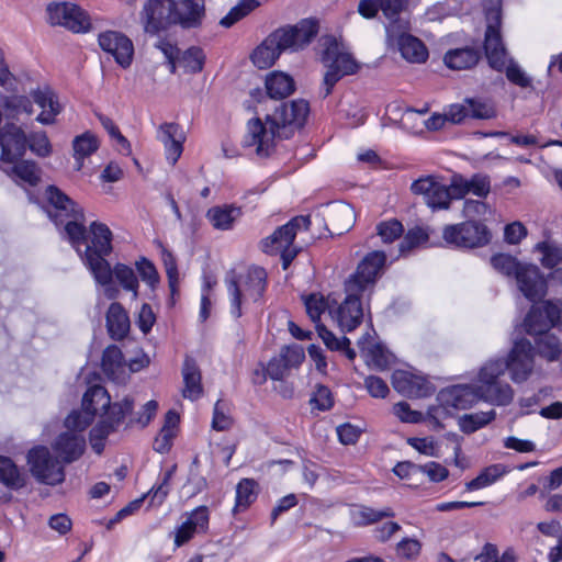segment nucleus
Returning <instances> with one entry per match:
<instances>
[{
	"instance_id": "41",
	"label": "nucleus",
	"mask_w": 562,
	"mask_h": 562,
	"mask_svg": "<svg viewBox=\"0 0 562 562\" xmlns=\"http://www.w3.org/2000/svg\"><path fill=\"white\" fill-rule=\"evenodd\" d=\"M0 482L5 486L19 490L25 485V475L21 473L13 461L0 456Z\"/></svg>"
},
{
	"instance_id": "43",
	"label": "nucleus",
	"mask_w": 562,
	"mask_h": 562,
	"mask_svg": "<svg viewBox=\"0 0 562 562\" xmlns=\"http://www.w3.org/2000/svg\"><path fill=\"white\" fill-rule=\"evenodd\" d=\"M496 416L494 409L488 412H479L473 414H465L459 419V427L464 434H472L480 428L490 424Z\"/></svg>"
},
{
	"instance_id": "53",
	"label": "nucleus",
	"mask_w": 562,
	"mask_h": 562,
	"mask_svg": "<svg viewBox=\"0 0 562 562\" xmlns=\"http://www.w3.org/2000/svg\"><path fill=\"white\" fill-rule=\"evenodd\" d=\"M234 424L229 405L218 400L213 408L212 428L217 431L228 430Z\"/></svg>"
},
{
	"instance_id": "32",
	"label": "nucleus",
	"mask_w": 562,
	"mask_h": 562,
	"mask_svg": "<svg viewBox=\"0 0 562 562\" xmlns=\"http://www.w3.org/2000/svg\"><path fill=\"white\" fill-rule=\"evenodd\" d=\"M358 347L371 368L384 370L390 366L392 355L382 345L372 342L369 334L358 340Z\"/></svg>"
},
{
	"instance_id": "47",
	"label": "nucleus",
	"mask_w": 562,
	"mask_h": 562,
	"mask_svg": "<svg viewBox=\"0 0 562 562\" xmlns=\"http://www.w3.org/2000/svg\"><path fill=\"white\" fill-rule=\"evenodd\" d=\"M258 7V0H239L238 3L234 5L228 11V13L221 19L220 25L228 29L241 19H244Z\"/></svg>"
},
{
	"instance_id": "44",
	"label": "nucleus",
	"mask_w": 562,
	"mask_h": 562,
	"mask_svg": "<svg viewBox=\"0 0 562 562\" xmlns=\"http://www.w3.org/2000/svg\"><path fill=\"white\" fill-rule=\"evenodd\" d=\"M535 250L541 254L540 262L547 269H553L562 262V247L553 241H540Z\"/></svg>"
},
{
	"instance_id": "7",
	"label": "nucleus",
	"mask_w": 562,
	"mask_h": 562,
	"mask_svg": "<svg viewBox=\"0 0 562 562\" xmlns=\"http://www.w3.org/2000/svg\"><path fill=\"white\" fill-rule=\"evenodd\" d=\"M310 224L308 216L293 217L260 241L261 250L267 255H280L283 269H288L297 255L293 246L294 238L300 229L307 231Z\"/></svg>"
},
{
	"instance_id": "54",
	"label": "nucleus",
	"mask_w": 562,
	"mask_h": 562,
	"mask_svg": "<svg viewBox=\"0 0 562 562\" xmlns=\"http://www.w3.org/2000/svg\"><path fill=\"white\" fill-rule=\"evenodd\" d=\"M93 412L85 409L71 412L65 419V426L70 432L81 434L94 419Z\"/></svg>"
},
{
	"instance_id": "6",
	"label": "nucleus",
	"mask_w": 562,
	"mask_h": 562,
	"mask_svg": "<svg viewBox=\"0 0 562 562\" xmlns=\"http://www.w3.org/2000/svg\"><path fill=\"white\" fill-rule=\"evenodd\" d=\"M321 59L327 68L321 88L323 98H327L331 93L335 85L341 78L353 75L359 69L355 58L349 53L344 52L334 37L325 40Z\"/></svg>"
},
{
	"instance_id": "20",
	"label": "nucleus",
	"mask_w": 562,
	"mask_h": 562,
	"mask_svg": "<svg viewBox=\"0 0 562 562\" xmlns=\"http://www.w3.org/2000/svg\"><path fill=\"white\" fill-rule=\"evenodd\" d=\"M99 45L123 68L131 66L134 56V45L124 34L115 31H106L99 35Z\"/></svg>"
},
{
	"instance_id": "34",
	"label": "nucleus",
	"mask_w": 562,
	"mask_h": 562,
	"mask_svg": "<svg viewBox=\"0 0 562 562\" xmlns=\"http://www.w3.org/2000/svg\"><path fill=\"white\" fill-rule=\"evenodd\" d=\"M480 60V52L474 47H462L448 50L443 56L445 65L452 70H464L474 67Z\"/></svg>"
},
{
	"instance_id": "16",
	"label": "nucleus",
	"mask_w": 562,
	"mask_h": 562,
	"mask_svg": "<svg viewBox=\"0 0 562 562\" xmlns=\"http://www.w3.org/2000/svg\"><path fill=\"white\" fill-rule=\"evenodd\" d=\"M319 30L316 19L300 20L294 25H285L274 31L284 50L299 52L304 49L315 38Z\"/></svg>"
},
{
	"instance_id": "51",
	"label": "nucleus",
	"mask_w": 562,
	"mask_h": 562,
	"mask_svg": "<svg viewBox=\"0 0 562 562\" xmlns=\"http://www.w3.org/2000/svg\"><path fill=\"white\" fill-rule=\"evenodd\" d=\"M503 71L510 83L522 89L532 88V78L514 59H507Z\"/></svg>"
},
{
	"instance_id": "28",
	"label": "nucleus",
	"mask_w": 562,
	"mask_h": 562,
	"mask_svg": "<svg viewBox=\"0 0 562 562\" xmlns=\"http://www.w3.org/2000/svg\"><path fill=\"white\" fill-rule=\"evenodd\" d=\"M101 367L104 374L115 383L123 384L130 376L123 353L115 345L106 347L103 351Z\"/></svg>"
},
{
	"instance_id": "42",
	"label": "nucleus",
	"mask_w": 562,
	"mask_h": 562,
	"mask_svg": "<svg viewBox=\"0 0 562 562\" xmlns=\"http://www.w3.org/2000/svg\"><path fill=\"white\" fill-rule=\"evenodd\" d=\"M176 465H172L170 469L164 472V474L159 477L157 484H155L149 492L143 496L149 497L150 506H160L166 501L169 492H170V481L175 474Z\"/></svg>"
},
{
	"instance_id": "35",
	"label": "nucleus",
	"mask_w": 562,
	"mask_h": 562,
	"mask_svg": "<svg viewBox=\"0 0 562 562\" xmlns=\"http://www.w3.org/2000/svg\"><path fill=\"white\" fill-rule=\"evenodd\" d=\"M508 472L509 469L502 463L491 464L482 469L473 480L467 482L464 488L468 492L486 488L499 481Z\"/></svg>"
},
{
	"instance_id": "33",
	"label": "nucleus",
	"mask_w": 562,
	"mask_h": 562,
	"mask_svg": "<svg viewBox=\"0 0 562 562\" xmlns=\"http://www.w3.org/2000/svg\"><path fill=\"white\" fill-rule=\"evenodd\" d=\"M106 327L110 336L115 340L123 339L130 330V318L123 306L114 302L106 313Z\"/></svg>"
},
{
	"instance_id": "46",
	"label": "nucleus",
	"mask_w": 562,
	"mask_h": 562,
	"mask_svg": "<svg viewBox=\"0 0 562 562\" xmlns=\"http://www.w3.org/2000/svg\"><path fill=\"white\" fill-rule=\"evenodd\" d=\"M256 482L251 479H243L236 486V501L234 512H243L252 504L257 497L255 493Z\"/></svg>"
},
{
	"instance_id": "15",
	"label": "nucleus",
	"mask_w": 562,
	"mask_h": 562,
	"mask_svg": "<svg viewBox=\"0 0 562 562\" xmlns=\"http://www.w3.org/2000/svg\"><path fill=\"white\" fill-rule=\"evenodd\" d=\"M47 19L52 25H60L74 33H86L91 27L88 13L70 2H55L47 5Z\"/></svg>"
},
{
	"instance_id": "3",
	"label": "nucleus",
	"mask_w": 562,
	"mask_h": 562,
	"mask_svg": "<svg viewBox=\"0 0 562 562\" xmlns=\"http://www.w3.org/2000/svg\"><path fill=\"white\" fill-rule=\"evenodd\" d=\"M502 364H484L479 372V384H458L439 393V401L446 407L468 409L483 400L493 405H508L514 391L508 383L497 381Z\"/></svg>"
},
{
	"instance_id": "57",
	"label": "nucleus",
	"mask_w": 562,
	"mask_h": 562,
	"mask_svg": "<svg viewBox=\"0 0 562 562\" xmlns=\"http://www.w3.org/2000/svg\"><path fill=\"white\" fill-rule=\"evenodd\" d=\"M158 409V403L154 400L148 401L140 411L130 418L126 427L138 426L145 428L155 417Z\"/></svg>"
},
{
	"instance_id": "63",
	"label": "nucleus",
	"mask_w": 562,
	"mask_h": 562,
	"mask_svg": "<svg viewBox=\"0 0 562 562\" xmlns=\"http://www.w3.org/2000/svg\"><path fill=\"white\" fill-rule=\"evenodd\" d=\"M403 225L396 220L383 222L378 225V234L384 243H392L403 233Z\"/></svg>"
},
{
	"instance_id": "5",
	"label": "nucleus",
	"mask_w": 562,
	"mask_h": 562,
	"mask_svg": "<svg viewBox=\"0 0 562 562\" xmlns=\"http://www.w3.org/2000/svg\"><path fill=\"white\" fill-rule=\"evenodd\" d=\"M231 302V314L235 318L243 315V305L258 303L267 288V272L260 267H249L245 273L233 274L226 280Z\"/></svg>"
},
{
	"instance_id": "9",
	"label": "nucleus",
	"mask_w": 562,
	"mask_h": 562,
	"mask_svg": "<svg viewBox=\"0 0 562 562\" xmlns=\"http://www.w3.org/2000/svg\"><path fill=\"white\" fill-rule=\"evenodd\" d=\"M533 347L531 342L525 338L516 340L505 359H492L485 364H502V371L497 374V380L506 370L510 373V379L515 383L525 382L533 370Z\"/></svg>"
},
{
	"instance_id": "49",
	"label": "nucleus",
	"mask_w": 562,
	"mask_h": 562,
	"mask_svg": "<svg viewBox=\"0 0 562 562\" xmlns=\"http://www.w3.org/2000/svg\"><path fill=\"white\" fill-rule=\"evenodd\" d=\"M113 276L124 290L133 293V299L136 300L138 296V280L134 270L124 263H116L114 268H112V277Z\"/></svg>"
},
{
	"instance_id": "10",
	"label": "nucleus",
	"mask_w": 562,
	"mask_h": 562,
	"mask_svg": "<svg viewBox=\"0 0 562 562\" xmlns=\"http://www.w3.org/2000/svg\"><path fill=\"white\" fill-rule=\"evenodd\" d=\"M134 400L126 396L121 402L114 403L111 412L102 416L100 422L90 431V443L97 454L104 450V441L109 435L119 430L123 425L125 417L133 412Z\"/></svg>"
},
{
	"instance_id": "62",
	"label": "nucleus",
	"mask_w": 562,
	"mask_h": 562,
	"mask_svg": "<svg viewBox=\"0 0 562 562\" xmlns=\"http://www.w3.org/2000/svg\"><path fill=\"white\" fill-rule=\"evenodd\" d=\"M393 413L403 423L418 424L424 420L423 413L412 409L406 402L396 403Z\"/></svg>"
},
{
	"instance_id": "12",
	"label": "nucleus",
	"mask_w": 562,
	"mask_h": 562,
	"mask_svg": "<svg viewBox=\"0 0 562 562\" xmlns=\"http://www.w3.org/2000/svg\"><path fill=\"white\" fill-rule=\"evenodd\" d=\"M27 463L32 475L41 483L57 485L65 480L64 463L60 459H54L49 449L37 446L27 453Z\"/></svg>"
},
{
	"instance_id": "30",
	"label": "nucleus",
	"mask_w": 562,
	"mask_h": 562,
	"mask_svg": "<svg viewBox=\"0 0 562 562\" xmlns=\"http://www.w3.org/2000/svg\"><path fill=\"white\" fill-rule=\"evenodd\" d=\"M285 52L274 31L252 52L251 61L259 69H267L274 65L280 55Z\"/></svg>"
},
{
	"instance_id": "50",
	"label": "nucleus",
	"mask_w": 562,
	"mask_h": 562,
	"mask_svg": "<svg viewBox=\"0 0 562 562\" xmlns=\"http://www.w3.org/2000/svg\"><path fill=\"white\" fill-rule=\"evenodd\" d=\"M465 103L469 106V115L472 119L490 120L496 116L495 105L491 100L468 98Z\"/></svg>"
},
{
	"instance_id": "37",
	"label": "nucleus",
	"mask_w": 562,
	"mask_h": 562,
	"mask_svg": "<svg viewBox=\"0 0 562 562\" xmlns=\"http://www.w3.org/2000/svg\"><path fill=\"white\" fill-rule=\"evenodd\" d=\"M100 146L99 138L91 132H85L72 140L74 158L76 160V170H81L85 158L94 154Z\"/></svg>"
},
{
	"instance_id": "2",
	"label": "nucleus",
	"mask_w": 562,
	"mask_h": 562,
	"mask_svg": "<svg viewBox=\"0 0 562 562\" xmlns=\"http://www.w3.org/2000/svg\"><path fill=\"white\" fill-rule=\"evenodd\" d=\"M310 106L304 100H294L282 103L272 114L266 116L263 123L260 119L248 122L246 145L256 147L259 157H268L274 148V139L289 138L294 130L305 123Z\"/></svg>"
},
{
	"instance_id": "11",
	"label": "nucleus",
	"mask_w": 562,
	"mask_h": 562,
	"mask_svg": "<svg viewBox=\"0 0 562 562\" xmlns=\"http://www.w3.org/2000/svg\"><path fill=\"white\" fill-rule=\"evenodd\" d=\"M406 21H392L385 26L386 41L391 46H396L402 57L409 63H425L428 50L425 44L417 37L408 34Z\"/></svg>"
},
{
	"instance_id": "25",
	"label": "nucleus",
	"mask_w": 562,
	"mask_h": 562,
	"mask_svg": "<svg viewBox=\"0 0 562 562\" xmlns=\"http://www.w3.org/2000/svg\"><path fill=\"white\" fill-rule=\"evenodd\" d=\"M52 450L64 464L72 463L83 454L86 439L82 434L65 431L54 440Z\"/></svg>"
},
{
	"instance_id": "40",
	"label": "nucleus",
	"mask_w": 562,
	"mask_h": 562,
	"mask_svg": "<svg viewBox=\"0 0 562 562\" xmlns=\"http://www.w3.org/2000/svg\"><path fill=\"white\" fill-rule=\"evenodd\" d=\"M1 105L5 116L12 120L21 114L31 115L34 112L31 98L24 94L2 95Z\"/></svg>"
},
{
	"instance_id": "26",
	"label": "nucleus",
	"mask_w": 562,
	"mask_h": 562,
	"mask_svg": "<svg viewBox=\"0 0 562 562\" xmlns=\"http://www.w3.org/2000/svg\"><path fill=\"white\" fill-rule=\"evenodd\" d=\"M157 139L165 147L166 159L172 166L176 165L183 151L186 134L177 123H162L157 131Z\"/></svg>"
},
{
	"instance_id": "58",
	"label": "nucleus",
	"mask_w": 562,
	"mask_h": 562,
	"mask_svg": "<svg viewBox=\"0 0 562 562\" xmlns=\"http://www.w3.org/2000/svg\"><path fill=\"white\" fill-rule=\"evenodd\" d=\"M316 330L319 338L323 340L325 346L333 351H340L347 346H350V340L346 336L338 338L334 333L328 330L323 324L316 325Z\"/></svg>"
},
{
	"instance_id": "19",
	"label": "nucleus",
	"mask_w": 562,
	"mask_h": 562,
	"mask_svg": "<svg viewBox=\"0 0 562 562\" xmlns=\"http://www.w3.org/2000/svg\"><path fill=\"white\" fill-rule=\"evenodd\" d=\"M411 190L414 194L422 195L425 203L432 211L449 209L448 188L432 176L415 180L411 186Z\"/></svg>"
},
{
	"instance_id": "61",
	"label": "nucleus",
	"mask_w": 562,
	"mask_h": 562,
	"mask_svg": "<svg viewBox=\"0 0 562 562\" xmlns=\"http://www.w3.org/2000/svg\"><path fill=\"white\" fill-rule=\"evenodd\" d=\"M428 240L427 232L422 227H415L407 232L404 239L400 245L401 252L411 250L419 245L425 244Z\"/></svg>"
},
{
	"instance_id": "13",
	"label": "nucleus",
	"mask_w": 562,
	"mask_h": 562,
	"mask_svg": "<svg viewBox=\"0 0 562 562\" xmlns=\"http://www.w3.org/2000/svg\"><path fill=\"white\" fill-rule=\"evenodd\" d=\"M487 26L485 31L484 50L488 65L503 71L508 54L501 34L502 12L499 8H492L486 11Z\"/></svg>"
},
{
	"instance_id": "60",
	"label": "nucleus",
	"mask_w": 562,
	"mask_h": 562,
	"mask_svg": "<svg viewBox=\"0 0 562 562\" xmlns=\"http://www.w3.org/2000/svg\"><path fill=\"white\" fill-rule=\"evenodd\" d=\"M30 149L41 157H46L52 153V145L45 132H34L27 139Z\"/></svg>"
},
{
	"instance_id": "52",
	"label": "nucleus",
	"mask_w": 562,
	"mask_h": 562,
	"mask_svg": "<svg viewBox=\"0 0 562 562\" xmlns=\"http://www.w3.org/2000/svg\"><path fill=\"white\" fill-rule=\"evenodd\" d=\"M305 307L306 313L311 321L315 323V325L321 324V316L325 311L333 310L331 304L329 303V299H325L323 295L319 294H311L308 295L305 301Z\"/></svg>"
},
{
	"instance_id": "1",
	"label": "nucleus",
	"mask_w": 562,
	"mask_h": 562,
	"mask_svg": "<svg viewBox=\"0 0 562 562\" xmlns=\"http://www.w3.org/2000/svg\"><path fill=\"white\" fill-rule=\"evenodd\" d=\"M46 213L60 231L63 238L80 255L93 279L108 282L110 263L106 257L112 252L113 234L104 223L94 221L85 226L83 210L55 186L45 190Z\"/></svg>"
},
{
	"instance_id": "48",
	"label": "nucleus",
	"mask_w": 562,
	"mask_h": 562,
	"mask_svg": "<svg viewBox=\"0 0 562 562\" xmlns=\"http://www.w3.org/2000/svg\"><path fill=\"white\" fill-rule=\"evenodd\" d=\"M205 56L199 47H190L177 59V64L188 74H196L203 69Z\"/></svg>"
},
{
	"instance_id": "36",
	"label": "nucleus",
	"mask_w": 562,
	"mask_h": 562,
	"mask_svg": "<svg viewBox=\"0 0 562 562\" xmlns=\"http://www.w3.org/2000/svg\"><path fill=\"white\" fill-rule=\"evenodd\" d=\"M111 397L108 391L101 385L90 386L82 397V407L90 412H93V415H97L100 411H105L103 416H106L112 406Z\"/></svg>"
},
{
	"instance_id": "21",
	"label": "nucleus",
	"mask_w": 562,
	"mask_h": 562,
	"mask_svg": "<svg viewBox=\"0 0 562 562\" xmlns=\"http://www.w3.org/2000/svg\"><path fill=\"white\" fill-rule=\"evenodd\" d=\"M210 512L206 506H199L187 514V519L173 531L175 548L188 543L195 533H204L209 529Z\"/></svg>"
},
{
	"instance_id": "45",
	"label": "nucleus",
	"mask_w": 562,
	"mask_h": 562,
	"mask_svg": "<svg viewBox=\"0 0 562 562\" xmlns=\"http://www.w3.org/2000/svg\"><path fill=\"white\" fill-rule=\"evenodd\" d=\"M537 352L548 361H555L562 353L560 340L552 334H544L536 338Z\"/></svg>"
},
{
	"instance_id": "39",
	"label": "nucleus",
	"mask_w": 562,
	"mask_h": 562,
	"mask_svg": "<svg viewBox=\"0 0 562 562\" xmlns=\"http://www.w3.org/2000/svg\"><path fill=\"white\" fill-rule=\"evenodd\" d=\"M267 93L272 99H284L295 89L294 80L291 76L273 71L266 78Z\"/></svg>"
},
{
	"instance_id": "22",
	"label": "nucleus",
	"mask_w": 562,
	"mask_h": 562,
	"mask_svg": "<svg viewBox=\"0 0 562 562\" xmlns=\"http://www.w3.org/2000/svg\"><path fill=\"white\" fill-rule=\"evenodd\" d=\"M392 385L396 392L406 397L422 398L432 394V384L424 376L405 370L392 373Z\"/></svg>"
},
{
	"instance_id": "24",
	"label": "nucleus",
	"mask_w": 562,
	"mask_h": 562,
	"mask_svg": "<svg viewBox=\"0 0 562 562\" xmlns=\"http://www.w3.org/2000/svg\"><path fill=\"white\" fill-rule=\"evenodd\" d=\"M515 279L519 291L529 301L541 300L547 293V282L535 265H522Z\"/></svg>"
},
{
	"instance_id": "4",
	"label": "nucleus",
	"mask_w": 562,
	"mask_h": 562,
	"mask_svg": "<svg viewBox=\"0 0 562 562\" xmlns=\"http://www.w3.org/2000/svg\"><path fill=\"white\" fill-rule=\"evenodd\" d=\"M204 7L193 0H148L139 13L145 33L157 35L172 24L183 27L200 25Z\"/></svg>"
},
{
	"instance_id": "31",
	"label": "nucleus",
	"mask_w": 562,
	"mask_h": 562,
	"mask_svg": "<svg viewBox=\"0 0 562 562\" xmlns=\"http://www.w3.org/2000/svg\"><path fill=\"white\" fill-rule=\"evenodd\" d=\"M183 390L182 396L190 401L199 400L203 394L202 375L196 361L187 356L182 366Z\"/></svg>"
},
{
	"instance_id": "23",
	"label": "nucleus",
	"mask_w": 562,
	"mask_h": 562,
	"mask_svg": "<svg viewBox=\"0 0 562 562\" xmlns=\"http://www.w3.org/2000/svg\"><path fill=\"white\" fill-rule=\"evenodd\" d=\"M27 137L23 130L14 124H7L0 133L1 159L14 162L26 151Z\"/></svg>"
},
{
	"instance_id": "8",
	"label": "nucleus",
	"mask_w": 562,
	"mask_h": 562,
	"mask_svg": "<svg viewBox=\"0 0 562 562\" xmlns=\"http://www.w3.org/2000/svg\"><path fill=\"white\" fill-rule=\"evenodd\" d=\"M442 239L452 248L472 249L485 246L491 239V233L483 223L469 220L446 225L442 228Z\"/></svg>"
},
{
	"instance_id": "17",
	"label": "nucleus",
	"mask_w": 562,
	"mask_h": 562,
	"mask_svg": "<svg viewBox=\"0 0 562 562\" xmlns=\"http://www.w3.org/2000/svg\"><path fill=\"white\" fill-rule=\"evenodd\" d=\"M345 293L346 297L337 307L330 310V315L342 331L350 333L362 323L364 310L361 299L364 293L350 291L347 285Z\"/></svg>"
},
{
	"instance_id": "56",
	"label": "nucleus",
	"mask_w": 562,
	"mask_h": 562,
	"mask_svg": "<svg viewBox=\"0 0 562 562\" xmlns=\"http://www.w3.org/2000/svg\"><path fill=\"white\" fill-rule=\"evenodd\" d=\"M12 171L16 178L30 186H35L40 180V169L32 161H21L14 165Z\"/></svg>"
},
{
	"instance_id": "38",
	"label": "nucleus",
	"mask_w": 562,
	"mask_h": 562,
	"mask_svg": "<svg viewBox=\"0 0 562 562\" xmlns=\"http://www.w3.org/2000/svg\"><path fill=\"white\" fill-rule=\"evenodd\" d=\"M394 517V512L390 507L374 509L369 506L360 505L350 510L351 522L357 527L369 526L380 521L383 518Z\"/></svg>"
},
{
	"instance_id": "55",
	"label": "nucleus",
	"mask_w": 562,
	"mask_h": 562,
	"mask_svg": "<svg viewBox=\"0 0 562 562\" xmlns=\"http://www.w3.org/2000/svg\"><path fill=\"white\" fill-rule=\"evenodd\" d=\"M491 263L496 271L514 278L522 266L515 257L507 254L494 255L491 258Z\"/></svg>"
},
{
	"instance_id": "29",
	"label": "nucleus",
	"mask_w": 562,
	"mask_h": 562,
	"mask_svg": "<svg viewBox=\"0 0 562 562\" xmlns=\"http://www.w3.org/2000/svg\"><path fill=\"white\" fill-rule=\"evenodd\" d=\"M243 216V209L234 204L215 205L207 210L205 217L216 231H231Z\"/></svg>"
},
{
	"instance_id": "18",
	"label": "nucleus",
	"mask_w": 562,
	"mask_h": 562,
	"mask_svg": "<svg viewBox=\"0 0 562 562\" xmlns=\"http://www.w3.org/2000/svg\"><path fill=\"white\" fill-rule=\"evenodd\" d=\"M560 319V308L551 302L540 306H532L524 321L527 334L540 337L549 334L548 330Z\"/></svg>"
},
{
	"instance_id": "59",
	"label": "nucleus",
	"mask_w": 562,
	"mask_h": 562,
	"mask_svg": "<svg viewBox=\"0 0 562 562\" xmlns=\"http://www.w3.org/2000/svg\"><path fill=\"white\" fill-rule=\"evenodd\" d=\"M279 355L290 370L299 368L305 359L304 349L299 345L284 346Z\"/></svg>"
},
{
	"instance_id": "14",
	"label": "nucleus",
	"mask_w": 562,
	"mask_h": 562,
	"mask_svg": "<svg viewBox=\"0 0 562 562\" xmlns=\"http://www.w3.org/2000/svg\"><path fill=\"white\" fill-rule=\"evenodd\" d=\"M385 261L386 256L383 251L374 250L369 252L359 262L357 270L345 281V285H347L350 291L371 293L378 278L381 276Z\"/></svg>"
},
{
	"instance_id": "64",
	"label": "nucleus",
	"mask_w": 562,
	"mask_h": 562,
	"mask_svg": "<svg viewBox=\"0 0 562 562\" xmlns=\"http://www.w3.org/2000/svg\"><path fill=\"white\" fill-rule=\"evenodd\" d=\"M136 268L142 280L151 289H155L159 282V276L155 266L149 260L143 258L136 262Z\"/></svg>"
},
{
	"instance_id": "27",
	"label": "nucleus",
	"mask_w": 562,
	"mask_h": 562,
	"mask_svg": "<svg viewBox=\"0 0 562 562\" xmlns=\"http://www.w3.org/2000/svg\"><path fill=\"white\" fill-rule=\"evenodd\" d=\"M31 98L42 109L36 121L43 125H53L61 113L63 106L57 94L47 86L31 91Z\"/></svg>"
}]
</instances>
